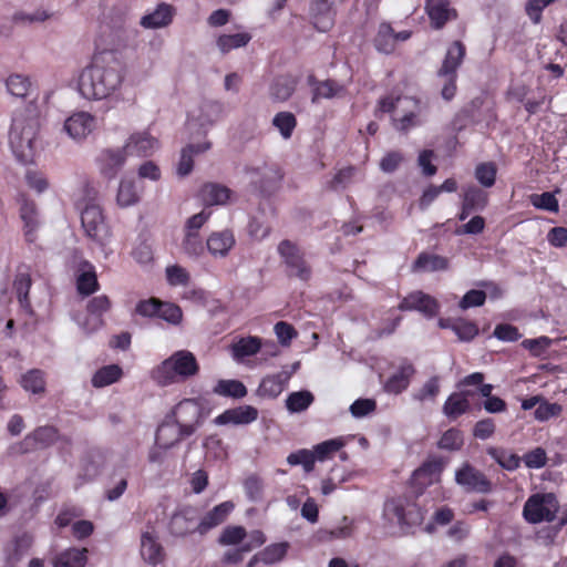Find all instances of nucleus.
Segmentation results:
<instances>
[{
	"instance_id": "obj_1",
	"label": "nucleus",
	"mask_w": 567,
	"mask_h": 567,
	"mask_svg": "<svg viewBox=\"0 0 567 567\" xmlns=\"http://www.w3.org/2000/svg\"><path fill=\"white\" fill-rule=\"evenodd\" d=\"M125 68L114 51L95 53L79 76V92L87 100H103L120 90Z\"/></svg>"
},
{
	"instance_id": "obj_2",
	"label": "nucleus",
	"mask_w": 567,
	"mask_h": 567,
	"mask_svg": "<svg viewBox=\"0 0 567 567\" xmlns=\"http://www.w3.org/2000/svg\"><path fill=\"white\" fill-rule=\"evenodd\" d=\"M39 127V117L34 111L25 110L13 116L9 140L13 153L21 163L31 161Z\"/></svg>"
},
{
	"instance_id": "obj_3",
	"label": "nucleus",
	"mask_w": 567,
	"mask_h": 567,
	"mask_svg": "<svg viewBox=\"0 0 567 567\" xmlns=\"http://www.w3.org/2000/svg\"><path fill=\"white\" fill-rule=\"evenodd\" d=\"M199 372V364L193 352L178 350L165 359L154 371V380L162 386L187 380Z\"/></svg>"
},
{
	"instance_id": "obj_4",
	"label": "nucleus",
	"mask_w": 567,
	"mask_h": 567,
	"mask_svg": "<svg viewBox=\"0 0 567 567\" xmlns=\"http://www.w3.org/2000/svg\"><path fill=\"white\" fill-rule=\"evenodd\" d=\"M466 55V47L460 41H453L446 50L441 66L436 71V79L441 85V97L450 102L457 92L458 69Z\"/></svg>"
},
{
	"instance_id": "obj_5",
	"label": "nucleus",
	"mask_w": 567,
	"mask_h": 567,
	"mask_svg": "<svg viewBox=\"0 0 567 567\" xmlns=\"http://www.w3.org/2000/svg\"><path fill=\"white\" fill-rule=\"evenodd\" d=\"M209 414L210 408L204 398L183 399L168 412L184 433L190 436L204 424Z\"/></svg>"
},
{
	"instance_id": "obj_6",
	"label": "nucleus",
	"mask_w": 567,
	"mask_h": 567,
	"mask_svg": "<svg viewBox=\"0 0 567 567\" xmlns=\"http://www.w3.org/2000/svg\"><path fill=\"white\" fill-rule=\"evenodd\" d=\"M558 511L559 503L554 493H535L525 502L523 517L529 524L551 523Z\"/></svg>"
},
{
	"instance_id": "obj_7",
	"label": "nucleus",
	"mask_w": 567,
	"mask_h": 567,
	"mask_svg": "<svg viewBox=\"0 0 567 567\" xmlns=\"http://www.w3.org/2000/svg\"><path fill=\"white\" fill-rule=\"evenodd\" d=\"M455 483L462 487L465 493L491 494L494 491V483L487 475L465 461L455 471Z\"/></svg>"
},
{
	"instance_id": "obj_8",
	"label": "nucleus",
	"mask_w": 567,
	"mask_h": 567,
	"mask_svg": "<svg viewBox=\"0 0 567 567\" xmlns=\"http://www.w3.org/2000/svg\"><path fill=\"white\" fill-rule=\"evenodd\" d=\"M277 250L286 266L289 277H296L302 281H308L311 278V267L295 243L289 239H284L279 243Z\"/></svg>"
},
{
	"instance_id": "obj_9",
	"label": "nucleus",
	"mask_w": 567,
	"mask_h": 567,
	"mask_svg": "<svg viewBox=\"0 0 567 567\" xmlns=\"http://www.w3.org/2000/svg\"><path fill=\"white\" fill-rule=\"evenodd\" d=\"M81 224L85 235L100 247L106 245L111 233L97 205H86L81 214Z\"/></svg>"
},
{
	"instance_id": "obj_10",
	"label": "nucleus",
	"mask_w": 567,
	"mask_h": 567,
	"mask_svg": "<svg viewBox=\"0 0 567 567\" xmlns=\"http://www.w3.org/2000/svg\"><path fill=\"white\" fill-rule=\"evenodd\" d=\"M244 171L252 177L254 187L266 196L274 194L279 188L284 177L277 165L246 166Z\"/></svg>"
},
{
	"instance_id": "obj_11",
	"label": "nucleus",
	"mask_w": 567,
	"mask_h": 567,
	"mask_svg": "<svg viewBox=\"0 0 567 567\" xmlns=\"http://www.w3.org/2000/svg\"><path fill=\"white\" fill-rule=\"evenodd\" d=\"M385 512L392 515L401 526H415L422 523V509L413 502L405 498H392L385 503Z\"/></svg>"
},
{
	"instance_id": "obj_12",
	"label": "nucleus",
	"mask_w": 567,
	"mask_h": 567,
	"mask_svg": "<svg viewBox=\"0 0 567 567\" xmlns=\"http://www.w3.org/2000/svg\"><path fill=\"white\" fill-rule=\"evenodd\" d=\"M169 533L184 537L192 533L199 534L198 511L193 506H184L176 511L169 520Z\"/></svg>"
},
{
	"instance_id": "obj_13",
	"label": "nucleus",
	"mask_w": 567,
	"mask_h": 567,
	"mask_svg": "<svg viewBox=\"0 0 567 567\" xmlns=\"http://www.w3.org/2000/svg\"><path fill=\"white\" fill-rule=\"evenodd\" d=\"M189 436L167 413L156 429L155 441L164 449H173Z\"/></svg>"
},
{
	"instance_id": "obj_14",
	"label": "nucleus",
	"mask_w": 567,
	"mask_h": 567,
	"mask_svg": "<svg viewBox=\"0 0 567 567\" xmlns=\"http://www.w3.org/2000/svg\"><path fill=\"white\" fill-rule=\"evenodd\" d=\"M401 311L416 310L422 312L425 317L432 318L439 311L437 301L422 291H414L408 295L398 306Z\"/></svg>"
},
{
	"instance_id": "obj_15",
	"label": "nucleus",
	"mask_w": 567,
	"mask_h": 567,
	"mask_svg": "<svg viewBox=\"0 0 567 567\" xmlns=\"http://www.w3.org/2000/svg\"><path fill=\"white\" fill-rule=\"evenodd\" d=\"M95 125V118L87 112H78L69 116L63 130L74 141H82L92 133Z\"/></svg>"
},
{
	"instance_id": "obj_16",
	"label": "nucleus",
	"mask_w": 567,
	"mask_h": 567,
	"mask_svg": "<svg viewBox=\"0 0 567 567\" xmlns=\"http://www.w3.org/2000/svg\"><path fill=\"white\" fill-rule=\"evenodd\" d=\"M58 431L53 426H40L33 432L24 436L19 443V451L21 453H29L41 447H47L53 444L56 440Z\"/></svg>"
},
{
	"instance_id": "obj_17",
	"label": "nucleus",
	"mask_w": 567,
	"mask_h": 567,
	"mask_svg": "<svg viewBox=\"0 0 567 567\" xmlns=\"http://www.w3.org/2000/svg\"><path fill=\"white\" fill-rule=\"evenodd\" d=\"M259 412L252 405H240L225 410L221 414L214 419L216 425H247L258 419Z\"/></svg>"
},
{
	"instance_id": "obj_18",
	"label": "nucleus",
	"mask_w": 567,
	"mask_h": 567,
	"mask_svg": "<svg viewBox=\"0 0 567 567\" xmlns=\"http://www.w3.org/2000/svg\"><path fill=\"white\" fill-rule=\"evenodd\" d=\"M124 147L128 155L147 157L159 148V142L148 132H137L128 137Z\"/></svg>"
},
{
	"instance_id": "obj_19",
	"label": "nucleus",
	"mask_w": 567,
	"mask_h": 567,
	"mask_svg": "<svg viewBox=\"0 0 567 567\" xmlns=\"http://www.w3.org/2000/svg\"><path fill=\"white\" fill-rule=\"evenodd\" d=\"M235 244L236 239L230 229L213 231L206 239L207 250L215 258L227 257Z\"/></svg>"
},
{
	"instance_id": "obj_20",
	"label": "nucleus",
	"mask_w": 567,
	"mask_h": 567,
	"mask_svg": "<svg viewBox=\"0 0 567 567\" xmlns=\"http://www.w3.org/2000/svg\"><path fill=\"white\" fill-rule=\"evenodd\" d=\"M309 14L313 27L318 31L327 32L332 28L334 13L329 0H312Z\"/></svg>"
},
{
	"instance_id": "obj_21",
	"label": "nucleus",
	"mask_w": 567,
	"mask_h": 567,
	"mask_svg": "<svg viewBox=\"0 0 567 567\" xmlns=\"http://www.w3.org/2000/svg\"><path fill=\"white\" fill-rule=\"evenodd\" d=\"M235 505L231 501L223 502L206 513L202 518L198 517L199 534L205 535L210 529L223 524L229 514L234 511Z\"/></svg>"
},
{
	"instance_id": "obj_22",
	"label": "nucleus",
	"mask_w": 567,
	"mask_h": 567,
	"mask_svg": "<svg viewBox=\"0 0 567 567\" xmlns=\"http://www.w3.org/2000/svg\"><path fill=\"white\" fill-rule=\"evenodd\" d=\"M425 10L435 29L443 28L447 21L456 18V11L450 7L449 0H426Z\"/></svg>"
},
{
	"instance_id": "obj_23",
	"label": "nucleus",
	"mask_w": 567,
	"mask_h": 567,
	"mask_svg": "<svg viewBox=\"0 0 567 567\" xmlns=\"http://www.w3.org/2000/svg\"><path fill=\"white\" fill-rule=\"evenodd\" d=\"M76 289L82 296H90L100 289L95 268L87 260H82L79 264Z\"/></svg>"
},
{
	"instance_id": "obj_24",
	"label": "nucleus",
	"mask_w": 567,
	"mask_h": 567,
	"mask_svg": "<svg viewBox=\"0 0 567 567\" xmlns=\"http://www.w3.org/2000/svg\"><path fill=\"white\" fill-rule=\"evenodd\" d=\"M127 155L124 146L117 150H104L99 157L102 174L107 178L115 177L125 164Z\"/></svg>"
},
{
	"instance_id": "obj_25",
	"label": "nucleus",
	"mask_w": 567,
	"mask_h": 567,
	"mask_svg": "<svg viewBox=\"0 0 567 567\" xmlns=\"http://www.w3.org/2000/svg\"><path fill=\"white\" fill-rule=\"evenodd\" d=\"M141 555L146 563L153 566H156L163 561L164 549L162 545L157 542V536L154 534L153 530H146L142 533Z\"/></svg>"
},
{
	"instance_id": "obj_26",
	"label": "nucleus",
	"mask_w": 567,
	"mask_h": 567,
	"mask_svg": "<svg viewBox=\"0 0 567 567\" xmlns=\"http://www.w3.org/2000/svg\"><path fill=\"white\" fill-rule=\"evenodd\" d=\"M290 378L291 373H288L285 370L276 374L265 377L258 386V394L260 396L276 399L284 391Z\"/></svg>"
},
{
	"instance_id": "obj_27",
	"label": "nucleus",
	"mask_w": 567,
	"mask_h": 567,
	"mask_svg": "<svg viewBox=\"0 0 567 567\" xmlns=\"http://www.w3.org/2000/svg\"><path fill=\"white\" fill-rule=\"evenodd\" d=\"M290 545L288 542L275 543L252 556L246 567H254L256 564L274 565L280 563L287 555Z\"/></svg>"
},
{
	"instance_id": "obj_28",
	"label": "nucleus",
	"mask_w": 567,
	"mask_h": 567,
	"mask_svg": "<svg viewBox=\"0 0 567 567\" xmlns=\"http://www.w3.org/2000/svg\"><path fill=\"white\" fill-rule=\"evenodd\" d=\"M231 190L221 184L218 183H205L198 193V196L203 204L207 207L214 205H225L229 197Z\"/></svg>"
},
{
	"instance_id": "obj_29",
	"label": "nucleus",
	"mask_w": 567,
	"mask_h": 567,
	"mask_svg": "<svg viewBox=\"0 0 567 567\" xmlns=\"http://www.w3.org/2000/svg\"><path fill=\"white\" fill-rule=\"evenodd\" d=\"M347 86L337 80L327 79L311 92V103L319 104L321 100L342 99L347 95Z\"/></svg>"
},
{
	"instance_id": "obj_30",
	"label": "nucleus",
	"mask_w": 567,
	"mask_h": 567,
	"mask_svg": "<svg viewBox=\"0 0 567 567\" xmlns=\"http://www.w3.org/2000/svg\"><path fill=\"white\" fill-rule=\"evenodd\" d=\"M450 261L446 257L423 251L412 264L413 272H433L446 270Z\"/></svg>"
},
{
	"instance_id": "obj_31",
	"label": "nucleus",
	"mask_w": 567,
	"mask_h": 567,
	"mask_svg": "<svg viewBox=\"0 0 567 567\" xmlns=\"http://www.w3.org/2000/svg\"><path fill=\"white\" fill-rule=\"evenodd\" d=\"M415 373V368L410 362L402 363L399 369L388 379L384 389L390 393H401L409 384Z\"/></svg>"
},
{
	"instance_id": "obj_32",
	"label": "nucleus",
	"mask_w": 567,
	"mask_h": 567,
	"mask_svg": "<svg viewBox=\"0 0 567 567\" xmlns=\"http://www.w3.org/2000/svg\"><path fill=\"white\" fill-rule=\"evenodd\" d=\"M32 545V537L28 534L17 536L6 547V560L10 567L19 564L28 555Z\"/></svg>"
},
{
	"instance_id": "obj_33",
	"label": "nucleus",
	"mask_w": 567,
	"mask_h": 567,
	"mask_svg": "<svg viewBox=\"0 0 567 567\" xmlns=\"http://www.w3.org/2000/svg\"><path fill=\"white\" fill-rule=\"evenodd\" d=\"M473 395L471 391H461L452 393L443 404V413L450 420H456L462 414L468 412V396Z\"/></svg>"
},
{
	"instance_id": "obj_34",
	"label": "nucleus",
	"mask_w": 567,
	"mask_h": 567,
	"mask_svg": "<svg viewBox=\"0 0 567 567\" xmlns=\"http://www.w3.org/2000/svg\"><path fill=\"white\" fill-rule=\"evenodd\" d=\"M173 7L167 3H161L157 8L141 19V25L145 29H157L166 27L172 22Z\"/></svg>"
},
{
	"instance_id": "obj_35",
	"label": "nucleus",
	"mask_w": 567,
	"mask_h": 567,
	"mask_svg": "<svg viewBox=\"0 0 567 567\" xmlns=\"http://www.w3.org/2000/svg\"><path fill=\"white\" fill-rule=\"evenodd\" d=\"M32 286L31 276L28 272H19L13 281V288L21 308L29 315H33V309L29 299V291Z\"/></svg>"
},
{
	"instance_id": "obj_36",
	"label": "nucleus",
	"mask_w": 567,
	"mask_h": 567,
	"mask_svg": "<svg viewBox=\"0 0 567 567\" xmlns=\"http://www.w3.org/2000/svg\"><path fill=\"white\" fill-rule=\"evenodd\" d=\"M296 86V79L288 75L278 76L270 85V96L274 101L285 102L293 94Z\"/></svg>"
},
{
	"instance_id": "obj_37",
	"label": "nucleus",
	"mask_w": 567,
	"mask_h": 567,
	"mask_svg": "<svg viewBox=\"0 0 567 567\" xmlns=\"http://www.w3.org/2000/svg\"><path fill=\"white\" fill-rule=\"evenodd\" d=\"M213 393L231 399H243L247 395L246 385L239 380H218L213 388Z\"/></svg>"
},
{
	"instance_id": "obj_38",
	"label": "nucleus",
	"mask_w": 567,
	"mask_h": 567,
	"mask_svg": "<svg viewBox=\"0 0 567 567\" xmlns=\"http://www.w3.org/2000/svg\"><path fill=\"white\" fill-rule=\"evenodd\" d=\"M261 347V340L258 337L240 338L231 344V353L236 361H243L246 357L256 354Z\"/></svg>"
},
{
	"instance_id": "obj_39",
	"label": "nucleus",
	"mask_w": 567,
	"mask_h": 567,
	"mask_svg": "<svg viewBox=\"0 0 567 567\" xmlns=\"http://www.w3.org/2000/svg\"><path fill=\"white\" fill-rule=\"evenodd\" d=\"M86 554L85 548H69L55 557L53 567H84Z\"/></svg>"
},
{
	"instance_id": "obj_40",
	"label": "nucleus",
	"mask_w": 567,
	"mask_h": 567,
	"mask_svg": "<svg viewBox=\"0 0 567 567\" xmlns=\"http://www.w3.org/2000/svg\"><path fill=\"white\" fill-rule=\"evenodd\" d=\"M45 374L40 369H31L22 374L21 386L32 394H43L45 392Z\"/></svg>"
},
{
	"instance_id": "obj_41",
	"label": "nucleus",
	"mask_w": 567,
	"mask_h": 567,
	"mask_svg": "<svg viewBox=\"0 0 567 567\" xmlns=\"http://www.w3.org/2000/svg\"><path fill=\"white\" fill-rule=\"evenodd\" d=\"M486 452L502 468L506 471L513 472L520 466L522 458L517 454L509 453L503 447L491 446Z\"/></svg>"
},
{
	"instance_id": "obj_42",
	"label": "nucleus",
	"mask_w": 567,
	"mask_h": 567,
	"mask_svg": "<svg viewBox=\"0 0 567 567\" xmlns=\"http://www.w3.org/2000/svg\"><path fill=\"white\" fill-rule=\"evenodd\" d=\"M20 216L24 223V235L29 243L35 239L34 231L38 227L37 207L33 202L24 200L20 207Z\"/></svg>"
},
{
	"instance_id": "obj_43",
	"label": "nucleus",
	"mask_w": 567,
	"mask_h": 567,
	"mask_svg": "<svg viewBox=\"0 0 567 567\" xmlns=\"http://www.w3.org/2000/svg\"><path fill=\"white\" fill-rule=\"evenodd\" d=\"M123 371L117 364H109L99 369L92 377L94 388H104L121 379Z\"/></svg>"
},
{
	"instance_id": "obj_44",
	"label": "nucleus",
	"mask_w": 567,
	"mask_h": 567,
	"mask_svg": "<svg viewBox=\"0 0 567 567\" xmlns=\"http://www.w3.org/2000/svg\"><path fill=\"white\" fill-rule=\"evenodd\" d=\"M315 401V395L308 390L291 392L286 399V408L290 413L306 411Z\"/></svg>"
},
{
	"instance_id": "obj_45",
	"label": "nucleus",
	"mask_w": 567,
	"mask_h": 567,
	"mask_svg": "<svg viewBox=\"0 0 567 567\" xmlns=\"http://www.w3.org/2000/svg\"><path fill=\"white\" fill-rule=\"evenodd\" d=\"M251 40L248 32H239L235 34H221L218 37L216 44L223 54L228 53L234 49L246 47Z\"/></svg>"
},
{
	"instance_id": "obj_46",
	"label": "nucleus",
	"mask_w": 567,
	"mask_h": 567,
	"mask_svg": "<svg viewBox=\"0 0 567 567\" xmlns=\"http://www.w3.org/2000/svg\"><path fill=\"white\" fill-rule=\"evenodd\" d=\"M462 203L467 205V208H472L475 212H482L487 206L488 194L477 186H468L464 189Z\"/></svg>"
},
{
	"instance_id": "obj_47",
	"label": "nucleus",
	"mask_w": 567,
	"mask_h": 567,
	"mask_svg": "<svg viewBox=\"0 0 567 567\" xmlns=\"http://www.w3.org/2000/svg\"><path fill=\"white\" fill-rule=\"evenodd\" d=\"M223 114V104L217 101H206L200 105L198 122L202 127L214 125Z\"/></svg>"
},
{
	"instance_id": "obj_48",
	"label": "nucleus",
	"mask_w": 567,
	"mask_h": 567,
	"mask_svg": "<svg viewBox=\"0 0 567 567\" xmlns=\"http://www.w3.org/2000/svg\"><path fill=\"white\" fill-rule=\"evenodd\" d=\"M436 445L440 450L457 452L464 445L463 432L456 427H451L442 434Z\"/></svg>"
},
{
	"instance_id": "obj_49",
	"label": "nucleus",
	"mask_w": 567,
	"mask_h": 567,
	"mask_svg": "<svg viewBox=\"0 0 567 567\" xmlns=\"http://www.w3.org/2000/svg\"><path fill=\"white\" fill-rule=\"evenodd\" d=\"M116 200L121 207H128L135 205L140 200V193L136 189L134 181H121Z\"/></svg>"
},
{
	"instance_id": "obj_50",
	"label": "nucleus",
	"mask_w": 567,
	"mask_h": 567,
	"mask_svg": "<svg viewBox=\"0 0 567 567\" xmlns=\"http://www.w3.org/2000/svg\"><path fill=\"white\" fill-rule=\"evenodd\" d=\"M374 47L383 53H392L394 51L393 28L390 23H381L374 38Z\"/></svg>"
},
{
	"instance_id": "obj_51",
	"label": "nucleus",
	"mask_w": 567,
	"mask_h": 567,
	"mask_svg": "<svg viewBox=\"0 0 567 567\" xmlns=\"http://www.w3.org/2000/svg\"><path fill=\"white\" fill-rule=\"evenodd\" d=\"M272 125L285 140H288L297 126V118L291 112H278L272 118Z\"/></svg>"
},
{
	"instance_id": "obj_52",
	"label": "nucleus",
	"mask_w": 567,
	"mask_h": 567,
	"mask_svg": "<svg viewBox=\"0 0 567 567\" xmlns=\"http://www.w3.org/2000/svg\"><path fill=\"white\" fill-rule=\"evenodd\" d=\"M182 249L190 258H199L204 251L205 246L197 231L185 233L182 241Z\"/></svg>"
},
{
	"instance_id": "obj_53",
	"label": "nucleus",
	"mask_w": 567,
	"mask_h": 567,
	"mask_svg": "<svg viewBox=\"0 0 567 567\" xmlns=\"http://www.w3.org/2000/svg\"><path fill=\"white\" fill-rule=\"evenodd\" d=\"M287 462L291 466L302 465L306 473H310L315 468L316 455L312 451L301 449L288 455Z\"/></svg>"
},
{
	"instance_id": "obj_54",
	"label": "nucleus",
	"mask_w": 567,
	"mask_h": 567,
	"mask_svg": "<svg viewBox=\"0 0 567 567\" xmlns=\"http://www.w3.org/2000/svg\"><path fill=\"white\" fill-rule=\"evenodd\" d=\"M8 92L17 97H25L31 86L28 76L22 74H12L6 82Z\"/></svg>"
},
{
	"instance_id": "obj_55",
	"label": "nucleus",
	"mask_w": 567,
	"mask_h": 567,
	"mask_svg": "<svg viewBox=\"0 0 567 567\" xmlns=\"http://www.w3.org/2000/svg\"><path fill=\"white\" fill-rule=\"evenodd\" d=\"M410 100L413 101V103L415 104V107L417 109V113L409 112L405 115H403L401 118L393 120L394 127L400 132H408L410 128L422 124V122L417 117V114L422 111L421 101L416 97H411Z\"/></svg>"
},
{
	"instance_id": "obj_56",
	"label": "nucleus",
	"mask_w": 567,
	"mask_h": 567,
	"mask_svg": "<svg viewBox=\"0 0 567 567\" xmlns=\"http://www.w3.org/2000/svg\"><path fill=\"white\" fill-rule=\"evenodd\" d=\"M530 203L534 207L546 212L557 213L559 210L558 200L550 192L532 195Z\"/></svg>"
},
{
	"instance_id": "obj_57",
	"label": "nucleus",
	"mask_w": 567,
	"mask_h": 567,
	"mask_svg": "<svg viewBox=\"0 0 567 567\" xmlns=\"http://www.w3.org/2000/svg\"><path fill=\"white\" fill-rule=\"evenodd\" d=\"M496 166L494 163H481L475 168V178L484 187H492L496 181Z\"/></svg>"
},
{
	"instance_id": "obj_58",
	"label": "nucleus",
	"mask_w": 567,
	"mask_h": 567,
	"mask_svg": "<svg viewBox=\"0 0 567 567\" xmlns=\"http://www.w3.org/2000/svg\"><path fill=\"white\" fill-rule=\"evenodd\" d=\"M156 317L165 320L171 324L177 326L183 319V312L177 305L161 301Z\"/></svg>"
},
{
	"instance_id": "obj_59",
	"label": "nucleus",
	"mask_w": 567,
	"mask_h": 567,
	"mask_svg": "<svg viewBox=\"0 0 567 567\" xmlns=\"http://www.w3.org/2000/svg\"><path fill=\"white\" fill-rule=\"evenodd\" d=\"M246 537V529L243 526H227L218 537L220 545L229 546L240 544Z\"/></svg>"
},
{
	"instance_id": "obj_60",
	"label": "nucleus",
	"mask_w": 567,
	"mask_h": 567,
	"mask_svg": "<svg viewBox=\"0 0 567 567\" xmlns=\"http://www.w3.org/2000/svg\"><path fill=\"white\" fill-rule=\"evenodd\" d=\"M342 446L343 441L341 439H331L317 444L312 452L316 455V461H324L329 458L331 454L338 452Z\"/></svg>"
},
{
	"instance_id": "obj_61",
	"label": "nucleus",
	"mask_w": 567,
	"mask_h": 567,
	"mask_svg": "<svg viewBox=\"0 0 567 567\" xmlns=\"http://www.w3.org/2000/svg\"><path fill=\"white\" fill-rule=\"evenodd\" d=\"M454 328V333L463 342L472 341L480 332L475 322L462 318H458V322Z\"/></svg>"
},
{
	"instance_id": "obj_62",
	"label": "nucleus",
	"mask_w": 567,
	"mask_h": 567,
	"mask_svg": "<svg viewBox=\"0 0 567 567\" xmlns=\"http://www.w3.org/2000/svg\"><path fill=\"white\" fill-rule=\"evenodd\" d=\"M440 393V378L434 375L430 378L423 386L414 394L417 401L435 400Z\"/></svg>"
},
{
	"instance_id": "obj_63",
	"label": "nucleus",
	"mask_w": 567,
	"mask_h": 567,
	"mask_svg": "<svg viewBox=\"0 0 567 567\" xmlns=\"http://www.w3.org/2000/svg\"><path fill=\"white\" fill-rule=\"evenodd\" d=\"M404 161V155L400 151L388 152L380 161L379 167L383 173H394Z\"/></svg>"
},
{
	"instance_id": "obj_64",
	"label": "nucleus",
	"mask_w": 567,
	"mask_h": 567,
	"mask_svg": "<svg viewBox=\"0 0 567 567\" xmlns=\"http://www.w3.org/2000/svg\"><path fill=\"white\" fill-rule=\"evenodd\" d=\"M496 424L494 419L485 417L475 423L473 427V436L475 439L485 441L492 437L495 434Z\"/></svg>"
}]
</instances>
